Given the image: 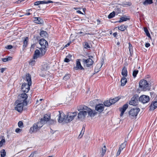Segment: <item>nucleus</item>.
I'll return each instance as SVG.
<instances>
[{"instance_id":"43","label":"nucleus","mask_w":157,"mask_h":157,"mask_svg":"<svg viewBox=\"0 0 157 157\" xmlns=\"http://www.w3.org/2000/svg\"><path fill=\"white\" fill-rule=\"evenodd\" d=\"M84 131L83 130V129L81 131L80 134L79 135L78 137L79 138H81L82 136L83 135V134L84 133Z\"/></svg>"},{"instance_id":"24","label":"nucleus","mask_w":157,"mask_h":157,"mask_svg":"<svg viewBox=\"0 0 157 157\" xmlns=\"http://www.w3.org/2000/svg\"><path fill=\"white\" fill-rule=\"evenodd\" d=\"M40 36L43 37L45 38L47 37L48 36V34L47 32L43 30L40 32Z\"/></svg>"},{"instance_id":"35","label":"nucleus","mask_w":157,"mask_h":157,"mask_svg":"<svg viewBox=\"0 0 157 157\" xmlns=\"http://www.w3.org/2000/svg\"><path fill=\"white\" fill-rule=\"evenodd\" d=\"M128 19L127 18V17H121L120 18V20L119 21V22H122L124 21H126Z\"/></svg>"},{"instance_id":"63","label":"nucleus","mask_w":157,"mask_h":157,"mask_svg":"<svg viewBox=\"0 0 157 157\" xmlns=\"http://www.w3.org/2000/svg\"><path fill=\"white\" fill-rule=\"evenodd\" d=\"M129 44V48H130L132 46V45L131 44ZM130 50V49H129Z\"/></svg>"},{"instance_id":"6","label":"nucleus","mask_w":157,"mask_h":157,"mask_svg":"<svg viewBox=\"0 0 157 157\" xmlns=\"http://www.w3.org/2000/svg\"><path fill=\"white\" fill-rule=\"evenodd\" d=\"M140 111L139 108L136 107L135 108L132 109L129 112V116L131 119L136 118Z\"/></svg>"},{"instance_id":"32","label":"nucleus","mask_w":157,"mask_h":157,"mask_svg":"<svg viewBox=\"0 0 157 157\" xmlns=\"http://www.w3.org/2000/svg\"><path fill=\"white\" fill-rule=\"evenodd\" d=\"M126 141H124L123 143L121 145H120L119 148H120L121 150H123V149L126 146Z\"/></svg>"},{"instance_id":"1","label":"nucleus","mask_w":157,"mask_h":157,"mask_svg":"<svg viewBox=\"0 0 157 157\" xmlns=\"http://www.w3.org/2000/svg\"><path fill=\"white\" fill-rule=\"evenodd\" d=\"M78 110L80 112L78 114V118L81 119L84 118L87 115V113L91 117H94L97 113L95 111H93L84 105L80 106Z\"/></svg>"},{"instance_id":"60","label":"nucleus","mask_w":157,"mask_h":157,"mask_svg":"<svg viewBox=\"0 0 157 157\" xmlns=\"http://www.w3.org/2000/svg\"><path fill=\"white\" fill-rule=\"evenodd\" d=\"M43 100L42 99H40L39 100V101L37 100L36 101V103H38V102H39V101H42Z\"/></svg>"},{"instance_id":"8","label":"nucleus","mask_w":157,"mask_h":157,"mask_svg":"<svg viewBox=\"0 0 157 157\" xmlns=\"http://www.w3.org/2000/svg\"><path fill=\"white\" fill-rule=\"evenodd\" d=\"M76 115V112L68 113L67 115V117L65 119L66 121L69 122L72 121Z\"/></svg>"},{"instance_id":"26","label":"nucleus","mask_w":157,"mask_h":157,"mask_svg":"<svg viewBox=\"0 0 157 157\" xmlns=\"http://www.w3.org/2000/svg\"><path fill=\"white\" fill-rule=\"evenodd\" d=\"M49 68V67L47 64H44V65L42 66L41 70L42 71H46Z\"/></svg>"},{"instance_id":"61","label":"nucleus","mask_w":157,"mask_h":157,"mask_svg":"<svg viewBox=\"0 0 157 157\" xmlns=\"http://www.w3.org/2000/svg\"><path fill=\"white\" fill-rule=\"evenodd\" d=\"M30 14H31L30 13H26L25 15L28 16V15H30Z\"/></svg>"},{"instance_id":"3","label":"nucleus","mask_w":157,"mask_h":157,"mask_svg":"<svg viewBox=\"0 0 157 157\" xmlns=\"http://www.w3.org/2000/svg\"><path fill=\"white\" fill-rule=\"evenodd\" d=\"M25 81L28 82V83H23L22 85V90L25 94L27 93L30 89V86L32 85V81L31 75L29 74H27L26 75Z\"/></svg>"},{"instance_id":"59","label":"nucleus","mask_w":157,"mask_h":157,"mask_svg":"<svg viewBox=\"0 0 157 157\" xmlns=\"http://www.w3.org/2000/svg\"><path fill=\"white\" fill-rule=\"evenodd\" d=\"M117 35V33L116 32L114 33H113V35L114 37H116Z\"/></svg>"},{"instance_id":"46","label":"nucleus","mask_w":157,"mask_h":157,"mask_svg":"<svg viewBox=\"0 0 157 157\" xmlns=\"http://www.w3.org/2000/svg\"><path fill=\"white\" fill-rule=\"evenodd\" d=\"M123 3V5H127V6H130L132 5V4H131V2H124Z\"/></svg>"},{"instance_id":"62","label":"nucleus","mask_w":157,"mask_h":157,"mask_svg":"<svg viewBox=\"0 0 157 157\" xmlns=\"http://www.w3.org/2000/svg\"><path fill=\"white\" fill-rule=\"evenodd\" d=\"M33 154H31L29 157H33Z\"/></svg>"},{"instance_id":"55","label":"nucleus","mask_w":157,"mask_h":157,"mask_svg":"<svg viewBox=\"0 0 157 157\" xmlns=\"http://www.w3.org/2000/svg\"><path fill=\"white\" fill-rule=\"evenodd\" d=\"M150 46V44L149 43H146L145 44V46L146 47L148 48Z\"/></svg>"},{"instance_id":"47","label":"nucleus","mask_w":157,"mask_h":157,"mask_svg":"<svg viewBox=\"0 0 157 157\" xmlns=\"http://www.w3.org/2000/svg\"><path fill=\"white\" fill-rule=\"evenodd\" d=\"M122 151V150H121V149H120V148H119L118 151L117 153V156H119L120 155L121 152Z\"/></svg>"},{"instance_id":"11","label":"nucleus","mask_w":157,"mask_h":157,"mask_svg":"<svg viewBox=\"0 0 157 157\" xmlns=\"http://www.w3.org/2000/svg\"><path fill=\"white\" fill-rule=\"evenodd\" d=\"M39 43L41 47L47 48L48 46V43L44 39H41L39 41Z\"/></svg>"},{"instance_id":"7","label":"nucleus","mask_w":157,"mask_h":157,"mask_svg":"<svg viewBox=\"0 0 157 157\" xmlns=\"http://www.w3.org/2000/svg\"><path fill=\"white\" fill-rule=\"evenodd\" d=\"M90 57L93 58V57L91 56H89V58L88 59H82L83 64L84 66H86L87 67H88L93 64L94 63V61Z\"/></svg>"},{"instance_id":"39","label":"nucleus","mask_w":157,"mask_h":157,"mask_svg":"<svg viewBox=\"0 0 157 157\" xmlns=\"http://www.w3.org/2000/svg\"><path fill=\"white\" fill-rule=\"evenodd\" d=\"M127 26L125 25H123L120 26L118 27V29H127Z\"/></svg>"},{"instance_id":"12","label":"nucleus","mask_w":157,"mask_h":157,"mask_svg":"<svg viewBox=\"0 0 157 157\" xmlns=\"http://www.w3.org/2000/svg\"><path fill=\"white\" fill-rule=\"evenodd\" d=\"M73 69L75 70H83L84 69L81 65V63L78 60H77L76 61V66Z\"/></svg>"},{"instance_id":"4","label":"nucleus","mask_w":157,"mask_h":157,"mask_svg":"<svg viewBox=\"0 0 157 157\" xmlns=\"http://www.w3.org/2000/svg\"><path fill=\"white\" fill-rule=\"evenodd\" d=\"M44 123V121H43L42 119L40 122H38L37 123L34 124H33V126L31 127L30 128V132L32 133L33 132H36L38 130H39L40 128L43 126Z\"/></svg>"},{"instance_id":"16","label":"nucleus","mask_w":157,"mask_h":157,"mask_svg":"<svg viewBox=\"0 0 157 157\" xmlns=\"http://www.w3.org/2000/svg\"><path fill=\"white\" fill-rule=\"evenodd\" d=\"M157 108V101H155L151 102L150 109L151 110H153Z\"/></svg>"},{"instance_id":"15","label":"nucleus","mask_w":157,"mask_h":157,"mask_svg":"<svg viewBox=\"0 0 157 157\" xmlns=\"http://www.w3.org/2000/svg\"><path fill=\"white\" fill-rule=\"evenodd\" d=\"M59 113V117L58 122L59 123L62 122L65 119V116L63 113Z\"/></svg>"},{"instance_id":"51","label":"nucleus","mask_w":157,"mask_h":157,"mask_svg":"<svg viewBox=\"0 0 157 157\" xmlns=\"http://www.w3.org/2000/svg\"><path fill=\"white\" fill-rule=\"evenodd\" d=\"M77 33L78 34H80L81 36L84 35L85 34H86V33H83V32H78V33Z\"/></svg>"},{"instance_id":"29","label":"nucleus","mask_w":157,"mask_h":157,"mask_svg":"<svg viewBox=\"0 0 157 157\" xmlns=\"http://www.w3.org/2000/svg\"><path fill=\"white\" fill-rule=\"evenodd\" d=\"M46 48H44L43 47H41L40 48V50L41 51L40 53L41 54V55H42V56L44 55V54L45 53L46 51Z\"/></svg>"},{"instance_id":"41","label":"nucleus","mask_w":157,"mask_h":157,"mask_svg":"<svg viewBox=\"0 0 157 157\" xmlns=\"http://www.w3.org/2000/svg\"><path fill=\"white\" fill-rule=\"evenodd\" d=\"M18 125L19 127L21 128L23 126V123L22 121H19L18 123Z\"/></svg>"},{"instance_id":"53","label":"nucleus","mask_w":157,"mask_h":157,"mask_svg":"<svg viewBox=\"0 0 157 157\" xmlns=\"http://www.w3.org/2000/svg\"><path fill=\"white\" fill-rule=\"evenodd\" d=\"M6 69V68H1L0 69V72L1 73H3L5 70Z\"/></svg>"},{"instance_id":"42","label":"nucleus","mask_w":157,"mask_h":157,"mask_svg":"<svg viewBox=\"0 0 157 157\" xmlns=\"http://www.w3.org/2000/svg\"><path fill=\"white\" fill-rule=\"evenodd\" d=\"M70 78V75L69 74L66 75L63 77V79L65 80L68 79Z\"/></svg>"},{"instance_id":"45","label":"nucleus","mask_w":157,"mask_h":157,"mask_svg":"<svg viewBox=\"0 0 157 157\" xmlns=\"http://www.w3.org/2000/svg\"><path fill=\"white\" fill-rule=\"evenodd\" d=\"M35 60H33L29 62V64L32 66H33L35 64Z\"/></svg>"},{"instance_id":"27","label":"nucleus","mask_w":157,"mask_h":157,"mask_svg":"<svg viewBox=\"0 0 157 157\" xmlns=\"http://www.w3.org/2000/svg\"><path fill=\"white\" fill-rule=\"evenodd\" d=\"M12 59V57L11 56H9L6 58H2V61L4 62H6L9 61H11Z\"/></svg>"},{"instance_id":"48","label":"nucleus","mask_w":157,"mask_h":157,"mask_svg":"<svg viewBox=\"0 0 157 157\" xmlns=\"http://www.w3.org/2000/svg\"><path fill=\"white\" fill-rule=\"evenodd\" d=\"M21 131V129L19 128H17L15 130V132L17 133H19Z\"/></svg>"},{"instance_id":"36","label":"nucleus","mask_w":157,"mask_h":157,"mask_svg":"<svg viewBox=\"0 0 157 157\" xmlns=\"http://www.w3.org/2000/svg\"><path fill=\"white\" fill-rule=\"evenodd\" d=\"M138 72V70H135L133 71L132 73V75L134 78L136 77V75Z\"/></svg>"},{"instance_id":"5","label":"nucleus","mask_w":157,"mask_h":157,"mask_svg":"<svg viewBox=\"0 0 157 157\" xmlns=\"http://www.w3.org/2000/svg\"><path fill=\"white\" fill-rule=\"evenodd\" d=\"M149 85L147 81L145 80H141L140 82L139 87L143 91L149 90L150 89Z\"/></svg>"},{"instance_id":"10","label":"nucleus","mask_w":157,"mask_h":157,"mask_svg":"<svg viewBox=\"0 0 157 157\" xmlns=\"http://www.w3.org/2000/svg\"><path fill=\"white\" fill-rule=\"evenodd\" d=\"M138 98L135 96H133L129 102V104L133 105H137Z\"/></svg>"},{"instance_id":"34","label":"nucleus","mask_w":157,"mask_h":157,"mask_svg":"<svg viewBox=\"0 0 157 157\" xmlns=\"http://www.w3.org/2000/svg\"><path fill=\"white\" fill-rule=\"evenodd\" d=\"M6 151L4 149H2L1 152V157H4L6 155Z\"/></svg>"},{"instance_id":"52","label":"nucleus","mask_w":157,"mask_h":157,"mask_svg":"<svg viewBox=\"0 0 157 157\" xmlns=\"http://www.w3.org/2000/svg\"><path fill=\"white\" fill-rule=\"evenodd\" d=\"M55 121L53 120H51L49 121V123L50 124H53L55 123Z\"/></svg>"},{"instance_id":"13","label":"nucleus","mask_w":157,"mask_h":157,"mask_svg":"<svg viewBox=\"0 0 157 157\" xmlns=\"http://www.w3.org/2000/svg\"><path fill=\"white\" fill-rule=\"evenodd\" d=\"M104 109V105L103 104H99L95 106V109L98 112L101 113Z\"/></svg>"},{"instance_id":"57","label":"nucleus","mask_w":157,"mask_h":157,"mask_svg":"<svg viewBox=\"0 0 157 157\" xmlns=\"http://www.w3.org/2000/svg\"><path fill=\"white\" fill-rule=\"evenodd\" d=\"M77 12L78 13H80L81 14H83V13L80 10H78L77 11Z\"/></svg>"},{"instance_id":"18","label":"nucleus","mask_w":157,"mask_h":157,"mask_svg":"<svg viewBox=\"0 0 157 157\" xmlns=\"http://www.w3.org/2000/svg\"><path fill=\"white\" fill-rule=\"evenodd\" d=\"M42 56L40 51L39 50L37 49L35 52V53L34 56V58L35 59Z\"/></svg>"},{"instance_id":"30","label":"nucleus","mask_w":157,"mask_h":157,"mask_svg":"<svg viewBox=\"0 0 157 157\" xmlns=\"http://www.w3.org/2000/svg\"><path fill=\"white\" fill-rule=\"evenodd\" d=\"M104 105L106 106H109L112 105L110 100H106L105 101L104 103Z\"/></svg>"},{"instance_id":"20","label":"nucleus","mask_w":157,"mask_h":157,"mask_svg":"<svg viewBox=\"0 0 157 157\" xmlns=\"http://www.w3.org/2000/svg\"><path fill=\"white\" fill-rule=\"evenodd\" d=\"M122 75L125 77L127 75V71L126 68L124 67L122 71L121 72Z\"/></svg>"},{"instance_id":"17","label":"nucleus","mask_w":157,"mask_h":157,"mask_svg":"<svg viewBox=\"0 0 157 157\" xmlns=\"http://www.w3.org/2000/svg\"><path fill=\"white\" fill-rule=\"evenodd\" d=\"M34 22L36 24H42L44 22L43 20L40 17H34Z\"/></svg>"},{"instance_id":"25","label":"nucleus","mask_w":157,"mask_h":157,"mask_svg":"<svg viewBox=\"0 0 157 157\" xmlns=\"http://www.w3.org/2000/svg\"><path fill=\"white\" fill-rule=\"evenodd\" d=\"M102 151H101V156L102 157H103V156L104 155V154H105L106 150V147L105 146H104L102 148Z\"/></svg>"},{"instance_id":"64","label":"nucleus","mask_w":157,"mask_h":157,"mask_svg":"<svg viewBox=\"0 0 157 157\" xmlns=\"http://www.w3.org/2000/svg\"><path fill=\"white\" fill-rule=\"evenodd\" d=\"M120 43L119 42H117V45H120Z\"/></svg>"},{"instance_id":"50","label":"nucleus","mask_w":157,"mask_h":157,"mask_svg":"<svg viewBox=\"0 0 157 157\" xmlns=\"http://www.w3.org/2000/svg\"><path fill=\"white\" fill-rule=\"evenodd\" d=\"M40 4V1H36L34 3V5L35 6H38V5Z\"/></svg>"},{"instance_id":"9","label":"nucleus","mask_w":157,"mask_h":157,"mask_svg":"<svg viewBox=\"0 0 157 157\" xmlns=\"http://www.w3.org/2000/svg\"><path fill=\"white\" fill-rule=\"evenodd\" d=\"M150 100L149 96L146 95L141 96L139 98V101L143 104L148 102Z\"/></svg>"},{"instance_id":"33","label":"nucleus","mask_w":157,"mask_h":157,"mask_svg":"<svg viewBox=\"0 0 157 157\" xmlns=\"http://www.w3.org/2000/svg\"><path fill=\"white\" fill-rule=\"evenodd\" d=\"M115 14V12L113 11L109 14V15H108V17L109 18H111L114 17Z\"/></svg>"},{"instance_id":"22","label":"nucleus","mask_w":157,"mask_h":157,"mask_svg":"<svg viewBox=\"0 0 157 157\" xmlns=\"http://www.w3.org/2000/svg\"><path fill=\"white\" fill-rule=\"evenodd\" d=\"M121 85L122 86H124L127 82V79L125 77H123L121 78Z\"/></svg>"},{"instance_id":"23","label":"nucleus","mask_w":157,"mask_h":157,"mask_svg":"<svg viewBox=\"0 0 157 157\" xmlns=\"http://www.w3.org/2000/svg\"><path fill=\"white\" fill-rule=\"evenodd\" d=\"M120 99V98L118 97H117L115 98H113V99L109 100L111 104H113L115 103H116L117 101L118 100H119Z\"/></svg>"},{"instance_id":"31","label":"nucleus","mask_w":157,"mask_h":157,"mask_svg":"<svg viewBox=\"0 0 157 157\" xmlns=\"http://www.w3.org/2000/svg\"><path fill=\"white\" fill-rule=\"evenodd\" d=\"M40 4H45L52 3L53 2L51 0H48L47 1H40Z\"/></svg>"},{"instance_id":"38","label":"nucleus","mask_w":157,"mask_h":157,"mask_svg":"<svg viewBox=\"0 0 157 157\" xmlns=\"http://www.w3.org/2000/svg\"><path fill=\"white\" fill-rule=\"evenodd\" d=\"M6 141L5 139H2L0 141V147H2L5 143Z\"/></svg>"},{"instance_id":"2","label":"nucleus","mask_w":157,"mask_h":157,"mask_svg":"<svg viewBox=\"0 0 157 157\" xmlns=\"http://www.w3.org/2000/svg\"><path fill=\"white\" fill-rule=\"evenodd\" d=\"M19 100L17 101L15 103L17 104L15 107V109L18 112H21L23 109L24 106L27 105L26 99L28 98L27 95L25 94H22L20 96Z\"/></svg>"},{"instance_id":"58","label":"nucleus","mask_w":157,"mask_h":157,"mask_svg":"<svg viewBox=\"0 0 157 157\" xmlns=\"http://www.w3.org/2000/svg\"><path fill=\"white\" fill-rule=\"evenodd\" d=\"M100 21L99 20H97V23L98 24H99L100 23Z\"/></svg>"},{"instance_id":"40","label":"nucleus","mask_w":157,"mask_h":157,"mask_svg":"<svg viewBox=\"0 0 157 157\" xmlns=\"http://www.w3.org/2000/svg\"><path fill=\"white\" fill-rule=\"evenodd\" d=\"M84 47L85 48H90V45H89L88 43H87V42H84Z\"/></svg>"},{"instance_id":"28","label":"nucleus","mask_w":157,"mask_h":157,"mask_svg":"<svg viewBox=\"0 0 157 157\" xmlns=\"http://www.w3.org/2000/svg\"><path fill=\"white\" fill-rule=\"evenodd\" d=\"M152 2V0H146L143 2V4L144 5H147L151 4Z\"/></svg>"},{"instance_id":"14","label":"nucleus","mask_w":157,"mask_h":157,"mask_svg":"<svg viewBox=\"0 0 157 157\" xmlns=\"http://www.w3.org/2000/svg\"><path fill=\"white\" fill-rule=\"evenodd\" d=\"M128 107V105L125 104L124 105L123 107L120 109V110L121 111V113L120 115L121 117L123 116L124 112L126 111Z\"/></svg>"},{"instance_id":"37","label":"nucleus","mask_w":157,"mask_h":157,"mask_svg":"<svg viewBox=\"0 0 157 157\" xmlns=\"http://www.w3.org/2000/svg\"><path fill=\"white\" fill-rule=\"evenodd\" d=\"M144 31L147 36L151 39V36L148 30H144Z\"/></svg>"},{"instance_id":"19","label":"nucleus","mask_w":157,"mask_h":157,"mask_svg":"<svg viewBox=\"0 0 157 157\" xmlns=\"http://www.w3.org/2000/svg\"><path fill=\"white\" fill-rule=\"evenodd\" d=\"M50 118V116L48 115L47 114L45 115L43 119L41 118L40 121L42 119L43 121H44V123L43 124L45 123L46 121H48Z\"/></svg>"},{"instance_id":"56","label":"nucleus","mask_w":157,"mask_h":157,"mask_svg":"<svg viewBox=\"0 0 157 157\" xmlns=\"http://www.w3.org/2000/svg\"><path fill=\"white\" fill-rule=\"evenodd\" d=\"M66 57L69 59L72 57V56L71 55L69 54Z\"/></svg>"},{"instance_id":"54","label":"nucleus","mask_w":157,"mask_h":157,"mask_svg":"<svg viewBox=\"0 0 157 157\" xmlns=\"http://www.w3.org/2000/svg\"><path fill=\"white\" fill-rule=\"evenodd\" d=\"M71 43V42H69L68 44H66L65 45L64 48H66V47H68V46H69L70 45Z\"/></svg>"},{"instance_id":"21","label":"nucleus","mask_w":157,"mask_h":157,"mask_svg":"<svg viewBox=\"0 0 157 157\" xmlns=\"http://www.w3.org/2000/svg\"><path fill=\"white\" fill-rule=\"evenodd\" d=\"M28 41V37H26L24 41L23 45V48H25V47H27Z\"/></svg>"},{"instance_id":"49","label":"nucleus","mask_w":157,"mask_h":157,"mask_svg":"<svg viewBox=\"0 0 157 157\" xmlns=\"http://www.w3.org/2000/svg\"><path fill=\"white\" fill-rule=\"evenodd\" d=\"M70 61V60L68 58H67V57H66V58L64 60V62H66V63H68V62H69Z\"/></svg>"},{"instance_id":"44","label":"nucleus","mask_w":157,"mask_h":157,"mask_svg":"<svg viewBox=\"0 0 157 157\" xmlns=\"http://www.w3.org/2000/svg\"><path fill=\"white\" fill-rule=\"evenodd\" d=\"M13 47V46L11 45H9L5 47V48L8 49H12Z\"/></svg>"}]
</instances>
